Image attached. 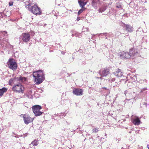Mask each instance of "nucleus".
<instances>
[{"label": "nucleus", "instance_id": "obj_1", "mask_svg": "<svg viewBox=\"0 0 149 149\" xmlns=\"http://www.w3.org/2000/svg\"><path fill=\"white\" fill-rule=\"evenodd\" d=\"M42 70H40L33 72V75L35 81L39 84L42 82L45 79L44 74Z\"/></svg>", "mask_w": 149, "mask_h": 149}, {"label": "nucleus", "instance_id": "obj_2", "mask_svg": "<svg viewBox=\"0 0 149 149\" xmlns=\"http://www.w3.org/2000/svg\"><path fill=\"white\" fill-rule=\"evenodd\" d=\"M139 54L137 50L135 49H130V53L123 52L120 54V56L121 59H124L125 58H130L132 56L133 57L138 56Z\"/></svg>", "mask_w": 149, "mask_h": 149}, {"label": "nucleus", "instance_id": "obj_3", "mask_svg": "<svg viewBox=\"0 0 149 149\" xmlns=\"http://www.w3.org/2000/svg\"><path fill=\"white\" fill-rule=\"evenodd\" d=\"M42 108V107L39 105H37L32 106V109L35 116H40L42 114L43 112L40 110Z\"/></svg>", "mask_w": 149, "mask_h": 149}, {"label": "nucleus", "instance_id": "obj_4", "mask_svg": "<svg viewBox=\"0 0 149 149\" xmlns=\"http://www.w3.org/2000/svg\"><path fill=\"white\" fill-rule=\"evenodd\" d=\"M29 10L33 14L37 15H40L42 13L41 9L36 5H35L31 7Z\"/></svg>", "mask_w": 149, "mask_h": 149}, {"label": "nucleus", "instance_id": "obj_5", "mask_svg": "<svg viewBox=\"0 0 149 149\" xmlns=\"http://www.w3.org/2000/svg\"><path fill=\"white\" fill-rule=\"evenodd\" d=\"M13 90L19 93H23L24 91V87L20 84L15 85L12 88Z\"/></svg>", "mask_w": 149, "mask_h": 149}, {"label": "nucleus", "instance_id": "obj_6", "mask_svg": "<svg viewBox=\"0 0 149 149\" xmlns=\"http://www.w3.org/2000/svg\"><path fill=\"white\" fill-rule=\"evenodd\" d=\"M22 117L24 123L26 124L32 122L33 120V118L26 114L23 115Z\"/></svg>", "mask_w": 149, "mask_h": 149}, {"label": "nucleus", "instance_id": "obj_7", "mask_svg": "<svg viewBox=\"0 0 149 149\" xmlns=\"http://www.w3.org/2000/svg\"><path fill=\"white\" fill-rule=\"evenodd\" d=\"M17 67V64L15 61L12 58L10 59V69L14 71L16 70Z\"/></svg>", "mask_w": 149, "mask_h": 149}, {"label": "nucleus", "instance_id": "obj_8", "mask_svg": "<svg viewBox=\"0 0 149 149\" xmlns=\"http://www.w3.org/2000/svg\"><path fill=\"white\" fill-rule=\"evenodd\" d=\"M83 90L81 89L74 88L73 90V93L76 95L80 96L83 95Z\"/></svg>", "mask_w": 149, "mask_h": 149}, {"label": "nucleus", "instance_id": "obj_9", "mask_svg": "<svg viewBox=\"0 0 149 149\" xmlns=\"http://www.w3.org/2000/svg\"><path fill=\"white\" fill-rule=\"evenodd\" d=\"M101 4V2L100 0H92L91 5L95 9H96L97 7Z\"/></svg>", "mask_w": 149, "mask_h": 149}, {"label": "nucleus", "instance_id": "obj_10", "mask_svg": "<svg viewBox=\"0 0 149 149\" xmlns=\"http://www.w3.org/2000/svg\"><path fill=\"white\" fill-rule=\"evenodd\" d=\"M132 120L133 123L135 125H138L140 124V121L139 118L137 116H132Z\"/></svg>", "mask_w": 149, "mask_h": 149}, {"label": "nucleus", "instance_id": "obj_11", "mask_svg": "<svg viewBox=\"0 0 149 149\" xmlns=\"http://www.w3.org/2000/svg\"><path fill=\"white\" fill-rule=\"evenodd\" d=\"M109 72V70L107 68H104L102 70L100 71V74L102 77L107 76Z\"/></svg>", "mask_w": 149, "mask_h": 149}, {"label": "nucleus", "instance_id": "obj_12", "mask_svg": "<svg viewBox=\"0 0 149 149\" xmlns=\"http://www.w3.org/2000/svg\"><path fill=\"white\" fill-rule=\"evenodd\" d=\"M122 26L123 27H124L125 26L126 30H127L128 32H132L133 31V27L132 26H131L129 25H126L125 24L122 23Z\"/></svg>", "mask_w": 149, "mask_h": 149}, {"label": "nucleus", "instance_id": "obj_13", "mask_svg": "<svg viewBox=\"0 0 149 149\" xmlns=\"http://www.w3.org/2000/svg\"><path fill=\"white\" fill-rule=\"evenodd\" d=\"M30 36L29 34L27 33L23 34L22 40L24 41L25 42H28L30 40Z\"/></svg>", "mask_w": 149, "mask_h": 149}, {"label": "nucleus", "instance_id": "obj_14", "mask_svg": "<svg viewBox=\"0 0 149 149\" xmlns=\"http://www.w3.org/2000/svg\"><path fill=\"white\" fill-rule=\"evenodd\" d=\"M114 74L118 77H120L123 76V72L120 69H118L113 72Z\"/></svg>", "mask_w": 149, "mask_h": 149}, {"label": "nucleus", "instance_id": "obj_15", "mask_svg": "<svg viewBox=\"0 0 149 149\" xmlns=\"http://www.w3.org/2000/svg\"><path fill=\"white\" fill-rule=\"evenodd\" d=\"M78 3L80 6L82 8H85L84 6L86 4L87 2H84V1L80 0L78 1Z\"/></svg>", "mask_w": 149, "mask_h": 149}, {"label": "nucleus", "instance_id": "obj_16", "mask_svg": "<svg viewBox=\"0 0 149 149\" xmlns=\"http://www.w3.org/2000/svg\"><path fill=\"white\" fill-rule=\"evenodd\" d=\"M7 90V89L5 88H3L1 89H0V96H2L3 93L6 92Z\"/></svg>", "mask_w": 149, "mask_h": 149}, {"label": "nucleus", "instance_id": "obj_17", "mask_svg": "<svg viewBox=\"0 0 149 149\" xmlns=\"http://www.w3.org/2000/svg\"><path fill=\"white\" fill-rule=\"evenodd\" d=\"M72 36L73 37L76 36L77 37H78L79 38H81V35L77 32H76L75 33L72 34Z\"/></svg>", "mask_w": 149, "mask_h": 149}, {"label": "nucleus", "instance_id": "obj_18", "mask_svg": "<svg viewBox=\"0 0 149 149\" xmlns=\"http://www.w3.org/2000/svg\"><path fill=\"white\" fill-rule=\"evenodd\" d=\"M32 145L33 146H36L38 145V141L35 140L32 141L31 144L30 145Z\"/></svg>", "mask_w": 149, "mask_h": 149}, {"label": "nucleus", "instance_id": "obj_19", "mask_svg": "<svg viewBox=\"0 0 149 149\" xmlns=\"http://www.w3.org/2000/svg\"><path fill=\"white\" fill-rule=\"evenodd\" d=\"M106 9V8L105 7H102L99 9V11L100 13H102V12H104Z\"/></svg>", "mask_w": 149, "mask_h": 149}, {"label": "nucleus", "instance_id": "obj_20", "mask_svg": "<svg viewBox=\"0 0 149 149\" xmlns=\"http://www.w3.org/2000/svg\"><path fill=\"white\" fill-rule=\"evenodd\" d=\"M97 34L99 36L101 35H102V36H107L111 35V34L110 33H100V34Z\"/></svg>", "mask_w": 149, "mask_h": 149}, {"label": "nucleus", "instance_id": "obj_21", "mask_svg": "<svg viewBox=\"0 0 149 149\" xmlns=\"http://www.w3.org/2000/svg\"><path fill=\"white\" fill-rule=\"evenodd\" d=\"M86 8H82L79 10L78 13V15H79L84 10H85Z\"/></svg>", "mask_w": 149, "mask_h": 149}, {"label": "nucleus", "instance_id": "obj_22", "mask_svg": "<svg viewBox=\"0 0 149 149\" xmlns=\"http://www.w3.org/2000/svg\"><path fill=\"white\" fill-rule=\"evenodd\" d=\"M92 131L93 133H97L98 131V128H93V129Z\"/></svg>", "mask_w": 149, "mask_h": 149}, {"label": "nucleus", "instance_id": "obj_23", "mask_svg": "<svg viewBox=\"0 0 149 149\" xmlns=\"http://www.w3.org/2000/svg\"><path fill=\"white\" fill-rule=\"evenodd\" d=\"M116 7L117 8H120L122 7L121 4L119 3H117L116 4Z\"/></svg>", "mask_w": 149, "mask_h": 149}, {"label": "nucleus", "instance_id": "obj_24", "mask_svg": "<svg viewBox=\"0 0 149 149\" xmlns=\"http://www.w3.org/2000/svg\"><path fill=\"white\" fill-rule=\"evenodd\" d=\"M83 30H84L83 32H85V31H88V28L87 27L84 28V27H83Z\"/></svg>", "mask_w": 149, "mask_h": 149}, {"label": "nucleus", "instance_id": "obj_25", "mask_svg": "<svg viewBox=\"0 0 149 149\" xmlns=\"http://www.w3.org/2000/svg\"><path fill=\"white\" fill-rule=\"evenodd\" d=\"M27 97L30 99H32L33 97V96L31 95H27Z\"/></svg>", "mask_w": 149, "mask_h": 149}, {"label": "nucleus", "instance_id": "obj_26", "mask_svg": "<svg viewBox=\"0 0 149 149\" xmlns=\"http://www.w3.org/2000/svg\"><path fill=\"white\" fill-rule=\"evenodd\" d=\"M7 65H6L8 66V68H9V59H8V62L6 63Z\"/></svg>", "mask_w": 149, "mask_h": 149}, {"label": "nucleus", "instance_id": "obj_27", "mask_svg": "<svg viewBox=\"0 0 149 149\" xmlns=\"http://www.w3.org/2000/svg\"><path fill=\"white\" fill-rule=\"evenodd\" d=\"M131 101V102H132V98H131L130 99H126V100H125V102H127V101Z\"/></svg>", "mask_w": 149, "mask_h": 149}, {"label": "nucleus", "instance_id": "obj_28", "mask_svg": "<svg viewBox=\"0 0 149 149\" xmlns=\"http://www.w3.org/2000/svg\"><path fill=\"white\" fill-rule=\"evenodd\" d=\"M13 2L10 1V6H12L13 5Z\"/></svg>", "mask_w": 149, "mask_h": 149}, {"label": "nucleus", "instance_id": "obj_29", "mask_svg": "<svg viewBox=\"0 0 149 149\" xmlns=\"http://www.w3.org/2000/svg\"><path fill=\"white\" fill-rule=\"evenodd\" d=\"M115 80V78H113L111 80V81H114Z\"/></svg>", "mask_w": 149, "mask_h": 149}, {"label": "nucleus", "instance_id": "obj_30", "mask_svg": "<svg viewBox=\"0 0 149 149\" xmlns=\"http://www.w3.org/2000/svg\"><path fill=\"white\" fill-rule=\"evenodd\" d=\"M80 17H77V21H79L80 20Z\"/></svg>", "mask_w": 149, "mask_h": 149}, {"label": "nucleus", "instance_id": "obj_31", "mask_svg": "<svg viewBox=\"0 0 149 149\" xmlns=\"http://www.w3.org/2000/svg\"><path fill=\"white\" fill-rule=\"evenodd\" d=\"M127 91H124V93L125 95H126V94L127 93Z\"/></svg>", "mask_w": 149, "mask_h": 149}, {"label": "nucleus", "instance_id": "obj_32", "mask_svg": "<svg viewBox=\"0 0 149 149\" xmlns=\"http://www.w3.org/2000/svg\"><path fill=\"white\" fill-rule=\"evenodd\" d=\"M148 148V149H149V143L147 145Z\"/></svg>", "mask_w": 149, "mask_h": 149}, {"label": "nucleus", "instance_id": "obj_33", "mask_svg": "<svg viewBox=\"0 0 149 149\" xmlns=\"http://www.w3.org/2000/svg\"><path fill=\"white\" fill-rule=\"evenodd\" d=\"M16 8H16V6H15L14 9H15Z\"/></svg>", "mask_w": 149, "mask_h": 149}, {"label": "nucleus", "instance_id": "obj_34", "mask_svg": "<svg viewBox=\"0 0 149 149\" xmlns=\"http://www.w3.org/2000/svg\"><path fill=\"white\" fill-rule=\"evenodd\" d=\"M104 88L105 89H107V88Z\"/></svg>", "mask_w": 149, "mask_h": 149}, {"label": "nucleus", "instance_id": "obj_35", "mask_svg": "<svg viewBox=\"0 0 149 149\" xmlns=\"http://www.w3.org/2000/svg\"><path fill=\"white\" fill-rule=\"evenodd\" d=\"M96 78H99V77H96Z\"/></svg>", "mask_w": 149, "mask_h": 149}, {"label": "nucleus", "instance_id": "obj_36", "mask_svg": "<svg viewBox=\"0 0 149 149\" xmlns=\"http://www.w3.org/2000/svg\"><path fill=\"white\" fill-rule=\"evenodd\" d=\"M100 79H102V77H100Z\"/></svg>", "mask_w": 149, "mask_h": 149}, {"label": "nucleus", "instance_id": "obj_37", "mask_svg": "<svg viewBox=\"0 0 149 149\" xmlns=\"http://www.w3.org/2000/svg\"><path fill=\"white\" fill-rule=\"evenodd\" d=\"M131 131H130V132H129L130 133H131Z\"/></svg>", "mask_w": 149, "mask_h": 149}, {"label": "nucleus", "instance_id": "obj_38", "mask_svg": "<svg viewBox=\"0 0 149 149\" xmlns=\"http://www.w3.org/2000/svg\"><path fill=\"white\" fill-rule=\"evenodd\" d=\"M106 39H107V37H106Z\"/></svg>", "mask_w": 149, "mask_h": 149}, {"label": "nucleus", "instance_id": "obj_39", "mask_svg": "<svg viewBox=\"0 0 149 149\" xmlns=\"http://www.w3.org/2000/svg\"><path fill=\"white\" fill-rule=\"evenodd\" d=\"M24 78L25 79V78L24 77Z\"/></svg>", "mask_w": 149, "mask_h": 149}]
</instances>
